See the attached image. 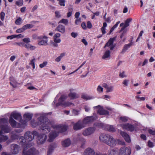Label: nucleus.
<instances>
[{
	"label": "nucleus",
	"mask_w": 155,
	"mask_h": 155,
	"mask_svg": "<svg viewBox=\"0 0 155 155\" xmlns=\"http://www.w3.org/2000/svg\"><path fill=\"white\" fill-rule=\"evenodd\" d=\"M36 116H40L37 119L36 122L34 119L31 121V124L32 127H35L37 126H40L41 128V132L45 134L48 133L50 131V126L52 125L54 130V132H51L49 134V138L48 141L51 142L57 137L59 133L65 131L68 128L67 125H62L61 124H54L52 125L50 123L48 119L45 117V114H36Z\"/></svg>",
	"instance_id": "f257e3e1"
},
{
	"label": "nucleus",
	"mask_w": 155,
	"mask_h": 155,
	"mask_svg": "<svg viewBox=\"0 0 155 155\" xmlns=\"http://www.w3.org/2000/svg\"><path fill=\"white\" fill-rule=\"evenodd\" d=\"M33 145L34 143H26L24 146L23 154L25 155H38L39 154L38 151L34 148H30L27 150V149Z\"/></svg>",
	"instance_id": "f03ea898"
},
{
	"label": "nucleus",
	"mask_w": 155,
	"mask_h": 155,
	"mask_svg": "<svg viewBox=\"0 0 155 155\" xmlns=\"http://www.w3.org/2000/svg\"><path fill=\"white\" fill-rule=\"evenodd\" d=\"M8 120L5 118L0 119V130L2 133H9L11 131V127L8 125Z\"/></svg>",
	"instance_id": "7ed1b4c3"
},
{
	"label": "nucleus",
	"mask_w": 155,
	"mask_h": 155,
	"mask_svg": "<svg viewBox=\"0 0 155 155\" xmlns=\"http://www.w3.org/2000/svg\"><path fill=\"white\" fill-rule=\"evenodd\" d=\"M67 96L65 95H62L61 96L58 100V102L56 104V106L58 107L60 105L65 107L69 106L71 105L74 106V104L72 103L68 102H64V101L66 99Z\"/></svg>",
	"instance_id": "20e7f679"
},
{
	"label": "nucleus",
	"mask_w": 155,
	"mask_h": 155,
	"mask_svg": "<svg viewBox=\"0 0 155 155\" xmlns=\"http://www.w3.org/2000/svg\"><path fill=\"white\" fill-rule=\"evenodd\" d=\"M38 134V133L35 131H34L32 132L27 131L25 134L24 137L27 141L31 142L34 139V136L37 135Z\"/></svg>",
	"instance_id": "39448f33"
},
{
	"label": "nucleus",
	"mask_w": 155,
	"mask_h": 155,
	"mask_svg": "<svg viewBox=\"0 0 155 155\" xmlns=\"http://www.w3.org/2000/svg\"><path fill=\"white\" fill-rule=\"evenodd\" d=\"M84 155H107L105 153H100L96 152L91 148H87L86 149L84 153Z\"/></svg>",
	"instance_id": "423d86ee"
},
{
	"label": "nucleus",
	"mask_w": 155,
	"mask_h": 155,
	"mask_svg": "<svg viewBox=\"0 0 155 155\" xmlns=\"http://www.w3.org/2000/svg\"><path fill=\"white\" fill-rule=\"evenodd\" d=\"M97 118V117L96 116H87L84 118L82 123L85 126V125L91 123Z\"/></svg>",
	"instance_id": "0eeeda50"
},
{
	"label": "nucleus",
	"mask_w": 155,
	"mask_h": 155,
	"mask_svg": "<svg viewBox=\"0 0 155 155\" xmlns=\"http://www.w3.org/2000/svg\"><path fill=\"white\" fill-rule=\"evenodd\" d=\"M37 143L38 144H41L44 143L46 141L47 137L45 134H39L38 133L37 135Z\"/></svg>",
	"instance_id": "6e6552de"
},
{
	"label": "nucleus",
	"mask_w": 155,
	"mask_h": 155,
	"mask_svg": "<svg viewBox=\"0 0 155 155\" xmlns=\"http://www.w3.org/2000/svg\"><path fill=\"white\" fill-rule=\"evenodd\" d=\"M39 40H41L38 42V45H48V37L45 35H42L37 37Z\"/></svg>",
	"instance_id": "1a4fd4ad"
},
{
	"label": "nucleus",
	"mask_w": 155,
	"mask_h": 155,
	"mask_svg": "<svg viewBox=\"0 0 155 155\" xmlns=\"http://www.w3.org/2000/svg\"><path fill=\"white\" fill-rule=\"evenodd\" d=\"M95 130V127H89L83 131L82 134L85 136H89L94 133Z\"/></svg>",
	"instance_id": "9d476101"
},
{
	"label": "nucleus",
	"mask_w": 155,
	"mask_h": 155,
	"mask_svg": "<svg viewBox=\"0 0 155 155\" xmlns=\"http://www.w3.org/2000/svg\"><path fill=\"white\" fill-rule=\"evenodd\" d=\"M120 153L121 155H130L131 153V149L126 147H123L120 148Z\"/></svg>",
	"instance_id": "9b49d317"
},
{
	"label": "nucleus",
	"mask_w": 155,
	"mask_h": 155,
	"mask_svg": "<svg viewBox=\"0 0 155 155\" xmlns=\"http://www.w3.org/2000/svg\"><path fill=\"white\" fill-rule=\"evenodd\" d=\"M120 126L123 129L126 130L130 131H133L134 130V126L129 123L121 124Z\"/></svg>",
	"instance_id": "f8f14e48"
},
{
	"label": "nucleus",
	"mask_w": 155,
	"mask_h": 155,
	"mask_svg": "<svg viewBox=\"0 0 155 155\" xmlns=\"http://www.w3.org/2000/svg\"><path fill=\"white\" fill-rule=\"evenodd\" d=\"M94 109L96 108H98L97 110V113L100 115H107L109 114V112L103 109L102 107H101V106L99 105L98 106L94 107Z\"/></svg>",
	"instance_id": "ddd939ff"
},
{
	"label": "nucleus",
	"mask_w": 155,
	"mask_h": 155,
	"mask_svg": "<svg viewBox=\"0 0 155 155\" xmlns=\"http://www.w3.org/2000/svg\"><path fill=\"white\" fill-rule=\"evenodd\" d=\"M34 27V25L30 24H27L23 26L21 28L18 29L16 30V32L21 33L24 32L25 30Z\"/></svg>",
	"instance_id": "4468645a"
},
{
	"label": "nucleus",
	"mask_w": 155,
	"mask_h": 155,
	"mask_svg": "<svg viewBox=\"0 0 155 155\" xmlns=\"http://www.w3.org/2000/svg\"><path fill=\"white\" fill-rule=\"evenodd\" d=\"M115 39V38H110L107 43H106L104 48H105L106 47H109L110 50H113L115 46L113 44V42Z\"/></svg>",
	"instance_id": "2eb2a0df"
},
{
	"label": "nucleus",
	"mask_w": 155,
	"mask_h": 155,
	"mask_svg": "<svg viewBox=\"0 0 155 155\" xmlns=\"http://www.w3.org/2000/svg\"><path fill=\"white\" fill-rule=\"evenodd\" d=\"M9 118H14L16 120H21L22 117L20 113L14 111L11 113Z\"/></svg>",
	"instance_id": "dca6fc26"
},
{
	"label": "nucleus",
	"mask_w": 155,
	"mask_h": 155,
	"mask_svg": "<svg viewBox=\"0 0 155 155\" xmlns=\"http://www.w3.org/2000/svg\"><path fill=\"white\" fill-rule=\"evenodd\" d=\"M110 136L108 134H101L99 137L100 140L101 142L106 143Z\"/></svg>",
	"instance_id": "f3484780"
},
{
	"label": "nucleus",
	"mask_w": 155,
	"mask_h": 155,
	"mask_svg": "<svg viewBox=\"0 0 155 155\" xmlns=\"http://www.w3.org/2000/svg\"><path fill=\"white\" fill-rule=\"evenodd\" d=\"M102 86L105 89L106 93L112 92L114 91V87L113 86L104 83L102 84Z\"/></svg>",
	"instance_id": "a211bd4d"
},
{
	"label": "nucleus",
	"mask_w": 155,
	"mask_h": 155,
	"mask_svg": "<svg viewBox=\"0 0 155 155\" xmlns=\"http://www.w3.org/2000/svg\"><path fill=\"white\" fill-rule=\"evenodd\" d=\"M85 127V126L81 123L80 121H78L74 124L73 129L75 130H78L82 129Z\"/></svg>",
	"instance_id": "6ab92c4d"
},
{
	"label": "nucleus",
	"mask_w": 155,
	"mask_h": 155,
	"mask_svg": "<svg viewBox=\"0 0 155 155\" xmlns=\"http://www.w3.org/2000/svg\"><path fill=\"white\" fill-rule=\"evenodd\" d=\"M11 152L13 154H16L18 152L19 146L15 144H13L11 145Z\"/></svg>",
	"instance_id": "aec40b11"
},
{
	"label": "nucleus",
	"mask_w": 155,
	"mask_h": 155,
	"mask_svg": "<svg viewBox=\"0 0 155 155\" xmlns=\"http://www.w3.org/2000/svg\"><path fill=\"white\" fill-rule=\"evenodd\" d=\"M9 122L12 127L18 128L20 127V125L13 118H10Z\"/></svg>",
	"instance_id": "412c9836"
},
{
	"label": "nucleus",
	"mask_w": 155,
	"mask_h": 155,
	"mask_svg": "<svg viewBox=\"0 0 155 155\" xmlns=\"http://www.w3.org/2000/svg\"><path fill=\"white\" fill-rule=\"evenodd\" d=\"M106 144L110 146L114 147L116 145L117 142L113 137L110 136Z\"/></svg>",
	"instance_id": "4be33fe9"
},
{
	"label": "nucleus",
	"mask_w": 155,
	"mask_h": 155,
	"mask_svg": "<svg viewBox=\"0 0 155 155\" xmlns=\"http://www.w3.org/2000/svg\"><path fill=\"white\" fill-rule=\"evenodd\" d=\"M74 90L73 89H70V92L68 94V97L71 99H74L78 98L79 97V95L78 94L75 92H72V91Z\"/></svg>",
	"instance_id": "5701e85b"
},
{
	"label": "nucleus",
	"mask_w": 155,
	"mask_h": 155,
	"mask_svg": "<svg viewBox=\"0 0 155 155\" xmlns=\"http://www.w3.org/2000/svg\"><path fill=\"white\" fill-rule=\"evenodd\" d=\"M57 147L56 144H51L48 147V151L47 152L48 155H51L54 149Z\"/></svg>",
	"instance_id": "b1692460"
},
{
	"label": "nucleus",
	"mask_w": 155,
	"mask_h": 155,
	"mask_svg": "<svg viewBox=\"0 0 155 155\" xmlns=\"http://www.w3.org/2000/svg\"><path fill=\"white\" fill-rule=\"evenodd\" d=\"M120 134L127 142L128 143L130 142L131 140L128 134L123 131H120Z\"/></svg>",
	"instance_id": "393cba45"
},
{
	"label": "nucleus",
	"mask_w": 155,
	"mask_h": 155,
	"mask_svg": "<svg viewBox=\"0 0 155 155\" xmlns=\"http://www.w3.org/2000/svg\"><path fill=\"white\" fill-rule=\"evenodd\" d=\"M55 31L60 32L62 33H64L65 31V27L62 25H59L55 28Z\"/></svg>",
	"instance_id": "a878e982"
},
{
	"label": "nucleus",
	"mask_w": 155,
	"mask_h": 155,
	"mask_svg": "<svg viewBox=\"0 0 155 155\" xmlns=\"http://www.w3.org/2000/svg\"><path fill=\"white\" fill-rule=\"evenodd\" d=\"M10 84L13 88H16L17 87L18 83L13 78L10 77Z\"/></svg>",
	"instance_id": "bb28decb"
},
{
	"label": "nucleus",
	"mask_w": 155,
	"mask_h": 155,
	"mask_svg": "<svg viewBox=\"0 0 155 155\" xmlns=\"http://www.w3.org/2000/svg\"><path fill=\"white\" fill-rule=\"evenodd\" d=\"M71 143L70 140L67 139L63 141L62 143V146L64 147H67L69 146Z\"/></svg>",
	"instance_id": "cd10ccee"
},
{
	"label": "nucleus",
	"mask_w": 155,
	"mask_h": 155,
	"mask_svg": "<svg viewBox=\"0 0 155 155\" xmlns=\"http://www.w3.org/2000/svg\"><path fill=\"white\" fill-rule=\"evenodd\" d=\"M132 19L128 18L125 21V23H122L120 24V26H123L126 28L129 26V23L131 21Z\"/></svg>",
	"instance_id": "c85d7f7f"
},
{
	"label": "nucleus",
	"mask_w": 155,
	"mask_h": 155,
	"mask_svg": "<svg viewBox=\"0 0 155 155\" xmlns=\"http://www.w3.org/2000/svg\"><path fill=\"white\" fill-rule=\"evenodd\" d=\"M33 114L30 113H26L23 115L24 119L27 121H29L32 118Z\"/></svg>",
	"instance_id": "c756f323"
},
{
	"label": "nucleus",
	"mask_w": 155,
	"mask_h": 155,
	"mask_svg": "<svg viewBox=\"0 0 155 155\" xmlns=\"http://www.w3.org/2000/svg\"><path fill=\"white\" fill-rule=\"evenodd\" d=\"M24 47L28 50H30L31 51L35 50L36 47L28 43L25 44L24 45Z\"/></svg>",
	"instance_id": "7c9ffc66"
},
{
	"label": "nucleus",
	"mask_w": 155,
	"mask_h": 155,
	"mask_svg": "<svg viewBox=\"0 0 155 155\" xmlns=\"http://www.w3.org/2000/svg\"><path fill=\"white\" fill-rule=\"evenodd\" d=\"M81 97L83 99L86 100L92 99L94 98V97L93 96L87 95L85 94H82L81 95Z\"/></svg>",
	"instance_id": "2f4dec72"
},
{
	"label": "nucleus",
	"mask_w": 155,
	"mask_h": 155,
	"mask_svg": "<svg viewBox=\"0 0 155 155\" xmlns=\"http://www.w3.org/2000/svg\"><path fill=\"white\" fill-rule=\"evenodd\" d=\"M78 140L79 141V142L81 143V147H82L85 143V139L82 137H79L78 138Z\"/></svg>",
	"instance_id": "473e14b6"
},
{
	"label": "nucleus",
	"mask_w": 155,
	"mask_h": 155,
	"mask_svg": "<svg viewBox=\"0 0 155 155\" xmlns=\"http://www.w3.org/2000/svg\"><path fill=\"white\" fill-rule=\"evenodd\" d=\"M104 126V124L102 123H96L94 124L93 127H95L96 129V128H103Z\"/></svg>",
	"instance_id": "72a5a7b5"
},
{
	"label": "nucleus",
	"mask_w": 155,
	"mask_h": 155,
	"mask_svg": "<svg viewBox=\"0 0 155 155\" xmlns=\"http://www.w3.org/2000/svg\"><path fill=\"white\" fill-rule=\"evenodd\" d=\"M110 52L109 50H107L106 51L104 54V55L102 57L103 59H105L106 58H109L110 57Z\"/></svg>",
	"instance_id": "f704fd0d"
},
{
	"label": "nucleus",
	"mask_w": 155,
	"mask_h": 155,
	"mask_svg": "<svg viewBox=\"0 0 155 155\" xmlns=\"http://www.w3.org/2000/svg\"><path fill=\"white\" fill-rule=\"evenodd\" d=\"M8 139V136L1 135L0 136V143L5 142Z\"/></svg>",
	"instance_id": "c9c22d12"
},
{
	"label": "nucleus",
	"mask_w": 155,
	"mask_h": 155,
	"mask_svg": "<svg viewBox=\"0 0 155 155\" xmlns=\"http://www.w3.org/2000/svg\"><path fill=\"white\" fill-rule=\"evenodd\" d=\"M107 129L109 131L111 132H114L116 130L115 128L112 125L107 126Z\"/></svg>",
	"instance_id": "e433bc0d"
},
{
	"label": "nucleus",
	"mask_w": 155,
	"mask_h": 155,
	"mask_svg": "<svg viewBox=\"0 0 155 155\" xmlns=\"http://www.w3.org/2000/svg\"><path fill=\"white\" fill-rule=\"evenodd\" d=\"M117 151L114 149L109 150L108 151V155H117Z\"/></svg>",
	"instance_id": "4c0bfd02"
},
{
	"label": "nucleus",
	"mask_w": 155,
	"mask_h": 155,
	"mask_svg": "<svg viewBox=\"0 0 155 155\" xmlns=\"http://www.w3.org/2000/svg\"><path fill=\"white\" fill-rule=\"evenodd\" d=\"M130 48V47L128 44H126L124 45L120 53L122 54L124 53Z\"/></svg>",
	"instance_id": "58836bf2"
},
{
	"label": "nucleus",
	"mask_w": 155,
	"mask_h": 155,
	"mask_svg": "<svg viewBox=\"0 0 155 155\" xmlns=\"http://www.w3.org/2000/svg\"><path fill=\"white\" fill-rule=\"evenodd\" d=\"M129 83V79H125L122 82V84L123 85V86L124 87H126L128 86Z\"/></svg>",
	"instance_id": "ea45409f"
},
{
	"label": "nucleus",
	"mask_w": 155,
	"mask_h": 155,
	"mask_svg": "<svg viewBox=\"0 0 155 155\" xmlns=\"http://www.w3.org/2000/svg\"><path fill=\"white\" fill-rule=\"evenodd\" d=\"M58 23H62L64 24L65 25H67L68 23V19H62L59 21Z\"/></svg>",
	"instance_id": "a19ab883"
},
{
	"label": "nucleus",
	"mask_w": 155,
	"mask_h": 155,
	"mask_svg": "<svg viewBox=\"0 0 155 155\" xmlns=\"http://www.w3.org/2000/svg\"><path fill=\"white\" fill-rule=\"evenodd\" d=\"M119 120L122 122H125L128 120V117L125 116H121L119 118Z\"/></svg>",
	"instance_id": "79ce46f5"
},
{
	"label": "nucleus",
	"mask_w": 155,
	"mask_h": 155,
	"mask_svg": "<svg viewBox=\"0 0 155 155\" xmlns=\"http://www.w3.org/2000/svg\"><path fill=\"white\" fill-rule=\"evenodd\" d=\"M12 135L11 136V138L13 140H15L18 139V135L15 133L14 132H13Z\"/></svg>",
	"instance_id": "37998d69"
},
{
	"label": "nucleus",
	"mask_w": 155,
	"mask_h": 155,
	"mask_svg": "<svg viewBox=\"0 0 155 155\" xmlns=\"http://www.w3.org/2000/svg\"><path fill=\"white\" fill-rule=\"evenodd\" d=\"M119 76L121 78H124L127 77V75H126L124 71L120 72L119 73Z\"/></svg>",
	"instance_id": "c03bdc74"
},
{
	"label": "nucleus",
	"mask_w": 155,
	"mask_h": 155,
	"mask_svg": "<svg viewBox=\"0 0 155 155\" xmlns=\"http://www.w3.org/2000/svg\"><path fill=\"white\" fill-rule=\"evenodd\" d=\"M20 143H21L23 145L26 141H27L26 139L25 138V137H21L19 139Z\"/></svg>",
	"instance_id": "a18cd8bd"
},
{
	"label": "nucleus",
	"mask_w": 155,
	"mask_h": 155,
	"mask_svg": "<svg viewBox=\"0 0 155 155\" xmlns=\"http://www.w3.org/2000/svg\"><path fill=\"white\" fill-rule=\"evenodd\" d=\"M15 4L19 6H21L23 5V0H17L15 2Z\"/></svg>",
	"instance_id": "49530a36"
},
{
	"label": "nucleus",
	"mask_w": 155,
	"mask_h": 155,
	"mask_svg": "<svg viewBox=\"0 0 155 155\" xmlns=\"http://www.w3.org/2000/svg\"><path fill=\"white\" fill-rule=\"evenodd\" d=\"M35 59L34 58L30 61V62L29 63L30 65L32 66L33 69H34L35 68Z\"/></svg>",
	"instance_id": "de8ad7c7"
},
{
	"label": "nucleus",
	"mask_w": 155,
	"mask_h": 155,
	"mask_svg": "<svg viewBox=\"0 0 155 155\" xmlns=\"http://www.w3.org/2000/svg\"><path fill=\"white\" fill-rule=\"evenodd\" d=\"M79 111L78 110H77L75 109H73L72 110V115H78L79 114Z\"/></svg>",
	"instance_id": "09e8293b"
},
{
	"label": "nucleus",
	"mask_w": 155,
	"mask_h": 155,
	"mask_svg": "<svg viewBox=\"0 0 155 155\" xmlns=\"http://www.w3.org/2000/svg\"><path fill=\"white\" fill-rule=\"evenodd\" d=\"M19 121H20L21 125H23V126H26L27 125V122H28L25 119L24 120H22V118L21 119V120H19Z\"/></svg>",
	"instance_id": "8fccbe9b"
},
{
	"label": "nucleus",
	"mask_w": 155,
	"mask_h": 155,
	"mask_svg": "<svg viewBox=\"0 0 155 155\" xmlns=\"http://www.w3.org/2000/svg\"><path fill=\"white\" fill-rule=\"evenodd\" d=\"M97 91L100 93H102L103 91V88L100 85H98L97 89Z\"/></svg>",
	"instance_id": "3c124183"
},
{
	"label": "nucleus",
	"mask_w": 155,
	"mask_h": 155,
	"mask_svg": "<svg viewBox=\"0 0 155 155\" xmlns=\"http://www.w3.org/2000/svg\"><path fill=\"white\" fill-rule=\"evenodd\" d=\"M48 64V62L47 61H44L41 64L39 65V67L40 68H42L46 66Z\"/></svg>",
	"instance_id": "603ef678"
},
{
	"label": "nucleus",
	"mask_w": 155,
	"mask_h": 155,
	"mask_svg": "<svg viewBox=\"0 0 155 155\" xmlns=\"http://www.w3.org/2000/svg\"><path fill=\"white\" fill-rule=\"evenodd\" d=\"M21 19L19 18L15 21V23L17 25H20L21 23Z\"/></svg>",
	"instance_id": "864d4df0"
},
{
	"label": "nucleus",
	"mask_w": 155,
	"mask_h": 155,
	"mask_svg": "<svg viewBox=\"0 0 155 155\" xmlns=\"http://www.w3.org/2000/svg\"><path fill=\"white\" fill-rule=\"evenodd\" d=\"M53 39L54 41L55 42L60 43L61 42V40L59 38L53 37Z\"/></svg>",
	"instance_id": "5fc2aeb1"
},
{
	"label": "nucleus",
	"mask_w": 155,
	"mask_h": 155,
	"mask_svg": "<svg viewBox=\"0 0 155 155\" xmlns=\"http://www.w3.org/2000/svg\"><path fill=\"white\" fill-rule=\"evenodd\" d=\"M5 15V14L4 12H2L1 13L0 17L2 21H3L4 20Z\"/></svg>",
	"instance_id": "6e6d98bb"
},
{
	"label": "nucleus",
	"mask_w": 155,
	"mask_h": 155,
	"mask_svg": "<svg viewBox=\"0 0 155 155\" xmlns=\"http://www.w3.org/2000/svg\"><path fill=\"white\" fill-rule=\"evenodd\" d=\"M55 17L57 18H59L61 16V15L59 12L56 11L55 12Z\"/></svg>",
	"instance_id": "4d7b16f0"
},
{
	"label": "nucleus",
	"mask_w": 155,
	"mask_h": 155,
	"mask_svg": "<svg viewBox=\"0 0 155 155\" xmlns=\"http://www.w3.org/2000/svg\"><path fill=\"white\" fill-rule=\"evenodd\" d=\"M23 41L24 42L27 43L30 42V39L28 38H24L23 39Z\"/></svg>",
	"instance_id": "13d9d810"
},
{
	"label": "nucleus",
	"mask_w": 155,
	"mask_h": 155,
	"mask_svg": "<svg viewBox=\"0 0 155 155\" xmlns=\"http://www.w3.org/2000/svg\"><path fill=\"white\" fill-rule=\"evenodd\" d=\"M65 0H60L59 1V4L60 5L64 6L65 5Z\"/></svg>",
	"instance_id": "bf43d9fd"
},
{
	"label": "nucleus",
	"mask_w": 155,
	"mask_h": 155,
	"mask_svg": "<svg viewBox=\"0 0 155 155\" xmlns=\"http://www.w3.org/2000/svg\"><path fill=\"white\" fill-rule=\"evenodd\" d=\"M71 35L73 38H75L78 36V34L77 33L73 32L71 33Z\"/></svg>",
	"instance_id": "052dcab7"
},
{
	"label": "nucleus",
	"mask_w": 155,
	"mask_h": 155,
	"mask_svg": "<svg viewBox=\"0 0 155 155\" xmlns=\"http://www.w3.org/2000/svg\"><path fill=\"white\" fill-rule=\"evenodd\" d=\"M81 19H77L75 21V23L76 25H78L80 24L81 23Z\"/></svg>",
	"instance_id": "680f3d73"
},
{
	"label": "nucleus",
	"mask_w": 155,
	"mask_h": 155,
	"mask_svg": "<svg viewBox=\"0 0 155 155\" xmlns=\"http://www.w3.org/2000/svg\"><path fill=\"white\" fill-rule=\"evenodd\" d=\"M148 132L149 133L153 135H155V130H153L151 129H149L148 130Z\"/></svg>",
	"instance_id": "e2e57ef3"
},
{
	"label": "nucleus",
	"mask_w": 155,
	"mask_h": 155,
	"mask_svg": "<svg viewBox=\"0 0 155 155\" xmlns=\"http://www.w3.org/2000/svg\"><path fill=\"white\" fill-rule=\"evenodd\" d=\"M84 109L85 110L86 112H88L90 111V108L87 106H85L84 107Z\"/></svg>",
	"instance_id": "0e129e2a"
},
{
	"label": "nucleus",
	"mask_w": 155,
	"mask_h": 155,
	"mask_svg": "<svg viewBox=\"0 0 155 155\" xmlns=\"http://www.w3.org/2000/svg\"><path fill=\"white\" fill-rule=\"evenodd\" d=\"M148 145L150 147H152L153 146V145L152 142L149 141L148 142Z\"/></svg>",
	"instance_id": "69168bd1"
},
{
	"label": "nucleus",
	"mask_w": 155,
	"mask_h": 155,
	"mask_svg": "<svg viewBox=\"0 0 155 155\" xmlns=\"http://www.w3.org/2000/svg\"><path fill=\"white\" fill-rule=\"evenodd\" d=\"M82 28L84 29H87V27L86 25V24L84 22H83L81 25Z\"/></svg>",
	"instance_id": "338daca9"
},
{
	"label": "nucleus",
	"mask_w": 155,
	"mask_h": 155,
	"mask_svg": "<svg viewBox=\"0 0 155 155\" xmlns=\"http://www.w3.org/2000/svg\"><path fill=\"white\" fill-rule=\"evenodd\" d=\"M58 43L54 41L52 42L51 43L52 46L54 47H57L58 46Z\"/></svg>",
	"instance_id": "774afa93"
}]
</instances>
